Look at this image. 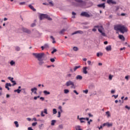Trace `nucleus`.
<instances>
[{"label": "nucleus", "mask_w": 130, "mask_h": 130, "mask_svg": "<svg viewBox=\"0 0 130 130\" xmlns=\"http://www.w3.org/2000/svg\"><path fill=\"white\" fill-rule=\"evenodd\" d=\"M50 38H51V39H52V40L53 41L52 43L54 44V43H56V42L55 41V39H54V38L53 37V36H51L50 37Z\"/></svg>", "instance_id": "obj_21"}, {"label": "nucleus", "mask_w": 130, "mask_h": 130, "mask_svg": "<svg viewBox=\"0 0 130 130\" xmlns=\"http://www.w3.org/2000/svg\"><path fill=\"white\" fill-rule=\"evenodd\" d=\"M76 3H78L80 4V7H85L86 6V2L82 0H75Z\"/></svg>", "instance_id": "obj_3"}, {"label": "nucleus", "mask_w": 130, "mask_h": 130, "mask_svg": "<svg viewBox=\"0 0 130 130\" xmlns=\"http://www.w3.org/2000/svg\"><path fill=\"white\" fill-rule=\"evenodd\" d=\"M62 107H61V106H59V107H58V109H59V110H60V112H62Z\"/></svg>", "instance_id": "obj_49"}, {"label": "nucleus", "mask_w": 130, "mask_h": 130, "mask_svg": "<svg viewBox=\"0 0 130 130\" xmlns=\"http://www.w3.org/2000/svg\"><path fill=\"white\" fill-rule=\"evenodd\" d=\"M69 92H70V90H69V89H64V94H68Z\"/></svg>", "instance_id": "obj_35"}, {"label": "nucleus", "mask_w": 130, "mask_h": 130, "mask_svg": "<svg viewBox=\"0 0 130 130\" xmlns=\"http://www.w3.org/2000/svg\"><path fill=\"white\" fill-rule=\"evenodd\" d=\"M73 50L74 51H78V50H79V48H78V47H74Z\"/></svg>", "instance_id": "obj_36"}, {"label": "nucleus", "mask_w": 130, "mask_h": 130, "mask_svg": "<svg viewBox=\"0 0 130 130\" xmlns=\"http://www.w3.org/2000/svg\"><path fill=\"white\" fill-rule=\"evenodd\" d=\"M21 90L19 89L14 90V92H17L18 93V94H20L21 93Z\"/></svg>", "instance_id": "obj_29"}, {"label": "nucleus", "mask_w": 130, "mask_h": 130, "mask_svg": "<svg viewBox=\"0 0 130 130\" xmlns=\"http://www.w3.org/2000/svg\"><path fill=\"white\" fill-rule=\"evenodd\" d=\"M76 80H79V81H81L83 80V76L81 75H77L76 77Z\"/></svg>", "instance_id": "obj_14"}, {"label": "nucleus", "mask_w": 130, "mask_h": 130, "mask_svg": "<svg viewBox=\"0 0 130 130\" xmlns=\"http://www.w3.org/2000/svg\"><path fill=\"white\" fill-rule=\"evenodd\" d=\"M88 89H86L85 90H83V93H85V94H88Z\"/></svg>", "instance_id": "obj_53"}, {"label": "nucleus", "mask_w": 130, "mask_h": 130, "mask_svg": "<svg viewBox=\"0 0 130 130\" xmlns=\"http://www.w3.org/2000/svg\"><path fill=\"white\" fill-rule=\"evenodd\" d=\"M21 30L22 31H23V32H24V33H27V34H30V33H31V31L29 29L24 27H22L21 28Z\"/></svg>", "instance_id": "obj_4"}, {"label": "nucleus", "mask_w": 130, "mask_h": 130, "mask_svg": "<svg viewBox=\"0 0 130 130\" xmlns=\"http://www.w3.org/2000/svg\"><path fill=\"white\" fill-rule=\"evenodd\" d=\"M102 55H103V53L102 52H99L96 54V56H98V57H99V56H102Z\"/></svg>", "instance_id": "obj_25"}, {"label": "nucleus", "mask_w": 130, "mask_h": 130, "mask_svg": "<svg viewBox=\"0 0 130 130\" xmlns=\"http://www.w3.org/2000/svg\"><path fill=\"white\" fill-rule=\"evenodd\" d=\"M67 77H68V78H72V74H68L67 75Z\"/></svg>", "instance_id": "obj_45"}, {"label": "nucleus", "mask_w": 130, "mask_h": 130, "mask_svg": "<svg viewBox=\"0 0 130 130\" xmlns=\"http://www.w3.org/2000/svg\"><path fill=\"white\" fill-rule=\"evenodd\" d=\"M41 116L42 117H44L45 116V115L44 114H43V111H42L41 113Z\"/></svg>", "instance_id": "obj_55"}, {"label": "nucleus", "mask_w": 130, "mask_h": 130, "mask_svg": "<svg viewBox=\"0 0 130 130\" xmlns=\"http://www.w3.org/2000/svg\"><path fill=\"white\" fill-rule=\"evenodd\" d=\"M87 67L83 68V73L85 75L88 74V71H87Z\"/></svg>", "instance_id": "obj_16"}, {"label": "nucleus", "mask_w": 130, "mask_h": 130, "mask_svg": "<svg viewBox=\"0 0 130 130\" xmlns=\"http://www.w3.org/2000/svg\"><path fill=\"white\" fill-rule=\"evenodd\" d=\"M106 114L107 115L108 117H110V113L109 112V111H107L106 112Z\"/></svg>", "instance_id": "obj_40"}, {"label": "nucleus", "mask_w": 130, "mask_h": 130, "mask_svg": "<svg viewBox=\"0 0 130 130\" xmlns=\"http://www.w3.org/2000/svg\"><path fill=\"white\" fill-rule=\"evenodd\" d=\"M40 100H41L42 101H44V98H43V97H41L40 98Z\"/></svg>", "instance_id": "obj_60"}, {"label": "nucleus", "mask_w": 130, "mask_h": 130, "mask_svg": "<svg viewBox=\"0 0 130 130\" xmlns=\"http://www.w3.org/2000/svg\"><path fill=\"white\" fill-rule=\"evenodd\" d=\"M56 51H57V49H56L54 48H53V50L51 52L52 54H53L55 52H56Z\"/></svg>", "instance_id": "obj_28"}, {"label": "nucleus", "mask_w": 130, "mask_h": 130, "mask_svg": "<svg viewBox=\"0 0 130 130\" xmlns=\"http://www.w3.org/2000/svg\"><path fill=\"white\" fill-rule=\"evenodd\" d=\"M80 16L82 17H90V14L87 12H83L81 13Z\"/></svg>", "instance_id": "obj_7"}, {"label": "nucleus", "mask_w": 130, "mask_h": 130, "mask_svg": "<svg viewBox=\"0 0 130 130\" xmlns=\"http://www.w3.org/2000/svg\"><path fill=\"white\" fill-rule=\"evenodd\" d=\"M95 27H94V28H93L92 29V31H93V32H96L97 31V29L96 28H95Z\"/></svg>", "instance_id": "obj_58"}, {"label": "nucleus", "mask_w": 130, "mask_h": 130, "mask_svg": "<svg viewBox=\"0 0 130 130\" xmlns=\"http://www.w3.org/2000/svg\"><path fill=\"white\" fill-rule=\"evenodd\" d=\"M71 88L72 89H76V86H75V84L73 83V85L71 86Z\"/></svg>", "instance_id": "obj_50"}, {"label": "nucleus", "mask_w": 130, "mask_h": 130, "mask_svg": "<svg viewBox=\"0 0 130 130\" xmlns=\"http://www.w3.org/2000/svg\"><path fill=\"white\" fill-rule=\"evenodd\" d=\"M119 38L120 40H123V41H124L125 40L124 37L122 35H119Z\"/></svg>", "instance_id": "obj_19"}, {"label": "nucleus", "mask_w": 130, "mask_h": 130, "mask_svg": "<svg viewBox=\"0 0 130 130\" xmlns=\"http://www.w3.org/2000/svg\"><path fill=\"white\" fill-rule=\"evenodd\" d=\"M44 113H45V114H48V113H47V109H45L44 111Z\"/></svg>", "instance_id": "obj_54"}, {"label": "nucleus", "mask_w": 130, "mask_h": 130, "mask_svg": "<svg viewBox=\"0 0 130 130\" xmlns=\"http://www.w3.org/2000/svg\"><path fill=\"white\" fill-rule=\"evenodd\" d=\"M79 120L81 123H85L86 121H85V118L81 117L79 118Z\"/></svg>", "instance_id": "obj_15"}, {"label": "nucleus", "mask_w": 130, "mask_h": 130, "mask_svg": "<svg viewBox=\"0 0 130 130\" xmlns=\"http://www.w3.org/2000/svg\"><path fill=\"white\" fill-rule=\"evenodd\" d=\"M43 93L45 95H49L50 94V92L49 91H47V90H44Z\"/></svg>", "instance_id": "obj_24"}, {"label": "nucleus", "mask_w": 130, "mask_h": 130, "mask_svg": "<svg viewBox=\"0 0 130 130\" xmlns=\"http://www.w3.org/2000/svg\"><path fill=\"white\" fill-rule=\"evenodd\" d=\"M44 19H47L49 21H51L52 19L50 17H40V20L41 21L42 20H44Z\"/></svg>", "instance_id": "obj_10"}, {"label": "nucleus", "mask_w": 130, "mask_h": 130, "mask_svg": "<svg viewBox=\"0 0 130 130\" xmlns=\"http://www.w3.org/2000/svg\"><path fill=\"white\" fill-rule=\"evenodd\" d=\"M12 86H13V84H11V83H7L5 84V88L6 89H7L8 91H10L9 87H12Z\"/></svg>", "instance_id": "obj_8"}, {"label": "nucleus", "mask_w": 130, "mask_h": 130, "mask_svg": "<svg viewBox=\"0 0 130 130\" xmlns=\"http://www.w3.org/2000/svg\"><path fill=\"white\" fill-rule=\"evenodd\" d=\"M32 93L34 92V94H37V88L34 87L31 89Z\"/></svg>", "instance_id": "obj_12"}, {"label": "nucleus", "mask_w": 130, "mask_h": 130, "mask_svg": "<svg viewBox=\"0 0 130 130\" xmlns=\"http://www.w3.org/2000/svg\"><path fill=\"white\" fill-rule=\"evenodd\" d=\"M113 78V76L111 75V74H110L109 76V80H110V81H111V80H112V78Z\"/></svg>", "instance_id": "obj_37"}, {"label": "nucleus", "mask_w": 130, "mask_h": 130, "mask_svg": "<svg viewBox=\"0 0 130 130\" xmlns=\"http://www.w3.org/2000/svg\"><path fill=\"white\" fill-rule=\"evenodd\" d=\"M43 127H44V124H41L39 125V129H43Z\"/></svg>", "instance_id": "obj_22"}, {"label": "nucleus", "mask_w": 130, "mask_h": 130, "mask_svg": "<svg viewBox=\"0 0 130 130\" xmlns=\"http://www.w3.org/2000/svg\"><path fill=\"white\" fill-rule=\"evenodd\" d=\"M55 122H56V120H52L51 121V125H54V124H55Z\"/></svg>", "instance_id": "obj_30"}, {"label": "nucleus", "mask_w": 130, "mask_h": 130, "mask_svg": "<svg viewBox=\"0 0 130 130\" xmlns=\"http://www.w3.org/2000/svg\"><path fill=\"white\" fill-rule=\"evenodd\" d=\"M49 5H50L51 7H53L54 5H53V3H52V1L49 2Z\"/></svg>", "instance_id": "obj_42"}, {"label": "nucleus", "mask_w": 130, "mask_h": 130, "mask_svg": "<svg viewBox=\"0 0 130 130\" xmlns=\"http://www.w3.org/2000/svg\"><path fill=\"white\" fill-rule=\"evenodd\" d=\"M83 34L84 32L82 30H77L75 31L74 32L72 33V35H75V34Z\"/></svg>", "instance_id": "obj_11"}, {"label": "nucleus", "mask_w": 130, "mask_h": 130, "mask_svg": "<svg viewBox=\"0 0 130 130\" xmlns=\"http://www.w3.org/2000/svg\"><path fill=\"white\" fill-rule=\"evenodd\" d=\"M8 80H9L10 81H11V82H12V81H13V80H14V78L11 77H9L8 78Z\"/></svg>", "instance_id": "obj_39"}, {"label": "nucleus", "mask_w": 130, "mask_h": 130, "mask_svg": "<svg viewBox=\"0 0 130 130\" xmlns=\"http://www.w3.org/2000/svg\"><path fill=\"white\" fill-rule=\"evenodd\" d=\"M94 28H98V31L100 33H102V29H103V26H99V25H95L94 26Z\"/></svg>", "instance_id": "obj_6"}, {"label": "nucleus", "mask_w": 130, "mask_h": 130, "mask_svg": "<svg viewBox=\"0 0 130 130\" xmlns=\"http://www.w3.org/2000/svg\"><path fill=\"white\" fill-rule=\"evenodd\" d=\"M58 127L61 129H62V128H63V126L62 125V124L59 125Z\"/></svg>", "instance_id": "obj_46"}, {"label": "nucleus", "mask_w": 130, "mask_h": 130, "mask_svg": "<svg viewBox=\"0 0 130 130\" xmlns=\"http://www.w3.org/2000/svg\"><path fill=\"white\" fill-rule=\"evenodd\" d=\"M106 124L108 127H110V126H112V123H110L109 122L106 123Z\"/></svg>", "instance_id": "obj_32"}, {"label": "nucleus", "mask_w": 130, "mask_h": 130, "mask_svg": "<svg viewBox=\"0 0 130 130\" xmlns=\"http://www.w3.org/2000/svg\"><path fill=\"white\" fill-rule=\"evenodd\" d=\"M112 97H114L115 99H116L117 97H118V95H113Z\"/></svg>", "instance_id": "obj_56"}, {"label": "nucleus", "mask_w": 130, "mask_h": 130, "mask_svg": "<svg viewBox=\"0 0 130 130\" xmlns=\"http://www.w3.org/2000/svg\"><path fill=\"white\" fill-rule=\"evenodd\" d=\"M60 112H58V116L57 117H60Z\"/></svg>", "instance_id": "obj_61"}, {"label": "nucleus", "mask_w": 130, "mask_h": 130, "mask_svg": "<svg viewBox=\"0 0 130 130\" xmlns=\"http://www.w3.org/2000/svg\"><path fill=\"white\" fill-rule=\"evenodd\" d=\"M87 63H88V66H92L91 62L90 60H88L87 61Z\"/></svg>", "instance_id": "obj_51"}, {"label": "nucleus", "mask_w": 130, "mask_h": 130, "mask_svg": "<svg viewBox=\"0 0 130 130\" xmlns=\"http://www.w3.org/2000/svg\"><path fill=\"white\" fill-rule=\"evenodd\" d=\"M67 87H70V86H74V82L71 80L67 81L66 83Z\"/></svg>", "instance_id": "obj_5"}, {"label": "nucleus", "mask_w": 130, "mask_h": 130, "mask_svg": "<svg viewBox=\"0 0 130 130\" xmlns=\"http://www.w3.org/2000/svg\"><path fill=\"white\" fill-rule=\"evenodd\" d=\"M50 60L51 62H54V61H55V59H54L53 58H51Z\"/></svg>", "instance_id": "obj_44"}, {"label": "nucleus", "mask_w": 130, "mask_h": 130, "mask_svg": "<svg viewBox=\"0 0 130 130\" xmlns=\"http://www.w3.org/2000/svg\"><path fill=\"white\" fill-rule=\"evenodd\" d=\"M112 49L111 45L108 46L106 47V50H107V51H111Z\"/></svg>", "instance_id": "obj_13"}, {"label": "nucleus", "mask_w": 130, "mask_h": 130, "mask_svg": "<svg viewBox=\"0 0 130 130\" xmlns=\"http://www.w3.org/2000/svg\"><path fill=\"white\" fill-rule=\"evenodd\" d=\"M107 3L110 5V4H112V5H116V2L113 1V0H107Z\"/></svg>", "instance_id": "obj_9"}, {"label": "nucleus", "mask_w": 130, "mask_h": 130, "mask_svg": "<svg viewBox=\"0 0 130 130\" xmlns=\"http://www.w3.org/2000/svg\"><path fill=\"white\" fill-rule=\"evenodd\" d=\"M80 68H81V66H76L74 67L73 70H74V72H76V71H77V70H78V69H80Z\"/></svg>", "instance_id": "obj_26"}, {"label": "nucleus", "mask_w": 130, "mask_h": 130, "mask_svg": "<svg viewBox=\"0 0 130 130\" xmlns=\"http://www.w3.org/2000/svg\"><path fill=\"white\" fill-rule=\"evenodd\" d=\"M39 17H49V16L47 14H41V13H39Z\"/></svg>", "instance_id": "obj_18"}, {"label": "nucleus", "mask_w": 130, "mask_h": 130, "mask_svg": "<svg viewBox=\"0 0 130 130\" xmlns=\"http://www.w3.org/2000/svg\"><path fill=\"white\" fill-rule=\"evenodd\" d=\"M14 124H15L16 127H19V123H18V121H14Z\"/></svg>", "instance_id": "obj_31"}, {"label": "nucleus", "mask_w": 130, "mask_h": 130, "mask_svg": "<svg viewBox=\"0 0 130 130\" xmlns=\"http://www.w3.org/2000/svg\"><path fill=\"white\" fill-rule=\"evenodd\" d=\"M21 48L19 47H15V50H16V51H20Z\"/></svg>", "instance_id": "obj_38"}, {"label": "nucleus", "mask_w": 130, "mask_h": 130, "mask_svg": "<svg viewBox=\"0 0 130 130\" xmlns=\"http://www.w3.org/2000/svg\"><path fill=\"white\" fill-rule=\"evenodd\" d=\"M114 29L116 31H120L121 33H124L125 32H127V30L126 29V27L124 26V25H122L121 24L117 25L114 26Z\"/></svg>", "instance_id": "obj_2"}, {"label": "nucleus", "mask_w": 130, "mask_h": 130, "mask_svg": "<svg viewBox=\"0 0 130 130\" xmlns=\"http://www.w3.org/2000/svg\"><path fill=\"white\" fill-rule=\"evenodd\" d=\"M11 82L13 83V84H12V86H15V85H17V83L15 81H12Z\"/></svg>", "instance_id": "obj_41"}, {"label": "nucleus", "mask_w": 130, "mask_h": 130, "mask_svg": "<svg viewBox=\"0 0 130 130\" xmlns=\"http://www.w3.org/2000/svg\"><path fill=\"white\" fill-rule=\"evenodd\" d=\"M32 55H34V56H35V57L38 59V60L39 61V66H42V64H44V61H43V59H42V58L44 57V55H45V54H44V53H32Z\"/></svg>", "instance_id": "obj_1"}, {"label": "nucleus", "mask_w": 130, "mask_h": 130, "mask_svg": "<svg viewBox=\"0 0 130 130\" xmlns=\"http://www.w3.org/2000/svg\"><path fill=\"white\" fill-rule=\"evenodd\" d=\"M45 48H48V47H49V46H48V44H46L44 45Z\"/></svg>", "instance_id": "obj_48"}, {"label": "nucleus", "mask_w": 130, "mask_h": 130, "mask_svg": "<svg viewBox=\"0 0 130 130\" xmlns=\"http://www.w3.org/2000/svg\"><path fill=\"white\" fill-rule=\"evenodd\" d=\"M92 121H93V120H92V119H90V120L87 122L88 124H89V125H90L91 124V122H92Z\"/></svg>", "instance_id": "obj_47"}, {"label": "nucleus", "mask_w": 130, "mask_h": 130, "mask_svg": "<svg viewBox=\"0 0 130 130\" xmlns=\"http://www.w3.org/2000/svg\"><path fill=\"white\" fill-rule=\"evenodd\" d=\"M37 124V122H34L32 123V126H35Z\"/></svg>", "instance_id": "obj_52"}, {"label": "nucleus", "mask_w": 130, "mask_h": 130, "mask_svg": "<svg viewBox=\"0 0 130 130\" xmlns=\"http://www.w3.org/2000/svg\"><path fill=\"white\" fill-rule=\"evenodd\" d=\"M57 113V111H56V109H53V114H56Z\"/></svg>", "instance_id": "obj_33"}, {"label": "nucleus", "mask_w": 130, "mask_h": 130, "mask_svg": "<svg viewBox=\"0 0 130 130\" xmlns=\"http://www.w3.org/2000/svg\"><path fill=\"white\" fill-rule=\"evenodd\" d=\"M75 129L76 130H82V128H81V126L80 125L75 126Z\"/></svg>", "instance_id": "obj_23"}, {"label": "nucleus", "mask_w": 130, "mask_h": 130, "mask_svg": "<svg viewBox=\"0 0 130 130\" xmlns=\"http://www.w3.org/2000/svg\"><path fill=\"white\" fill-rule=\"evenodd\" d=\"M99 8H103V9H105V3H103L102 4H99L98 5Z\"/></svg>", "instance_id": "obj_17"}, {"label": "nucleus", "mask_w": 130, "mask_h": 130, "mask_svg": "<svg viewBox=\"0 0 130 130\" xmlns=\"http://www.w3.org/2000/svg\"><path fill=\"white\" fill-rule=\"evenodd\" d=\"M19 5H20L21 6L23 5H25V2H21L19 3Z\"/></svg>", "instance_id": "obj_62"}, {"label": "nucleus", "mask_w": 130, "mask_h": 130, "mask_svg": "<svg viewBox=\"0 0 130 130\" xmlns=\"http://www.w3.org/2000/svg\"><path fill=\"white\" fill-rule=\"evenodd\" d=\"M11 66H14L15 65V63H16V62H15V61H14V60H11L10 62Z\"/></svg>", "instance_id": "obj_34"}, {"label": "nucleus", "mask_w": 130, "mask_h": 130, "mask_svg": "<svg viewBox=\"0 0 130 130\" xmlns=\"http://www.w3.org/2000/svg\"><path fill=\"white\" fill-rule=\"evenodd\" d=\"M101 34L103 36H105V32H103V31H102V32H101Z\"/></svg>", "instance_id": "obj_63"}, {"label": "nucleus", "mask_w": 130, "mask_h": 130, "mask_svg": "<svg viewBox=\"0 0 130 130\" xmlns=\"http://www.w3.org/2000/svg\"><path fill=\"white\" fill-rule=\"evenodd\" d=\"M74 93H75V94H76V95H79V93H78V92L77 91V90H74L73 91Z\"/></svg>", "instance_id": "obj_57"}, {"label": "nucleus", "mask_w": 130, "mask_h": 130, "mask_svg": "<svg viewBox=\"0 0 130 130\" xmlns=\"http://www.w3.org/2000/svg\"><path fill=\"white\" fill-rule=\"evenodd\" d=\"M66 30L65 29H63L59 32V34H63V33H64V32H66Z\"/></svg>", "instance_id": "obj_27"}, {"label": "nucleus", "mask_w": 130, "mask_h": 130, "mask_svg": "<svg viewBox=\"0 0 130 130\" xmlns=\"http://www.w3.org/2000/svg\"><path fill=\"white\" fill-rule=\"evenodd\" d=\"M29 8H30L31 10H32L34 12H36V9H35V8H34V7H33V6L29 5L28 6Z\"/></svg>", "instance_id": "obj_20"}, {"label": "nucleus", "mask_w": 130, "mask_h": 130, "mask_svg": "<svg viewBox=\"0 0 130 130\" xmlns=\"http://www.w3.org/2000/svg\"><path fill=\"white\" fill-rule=\"evenodd\" d=\"M27 129H28V130H34V129H32V127H28Z\"/></svg>", "instance_id": "obj_64"}, {"label": "nucleus", "mask_w": 130, "mask_h": 130, "mask_svg": "<svg viewBox=\"0 0 130 130\" xmlns=\"http://www.w3.org/2000/svg\"><path fill=\"white\" fill-rule=\"evenodd\" d=\"M35 26H36V23L34 22L31 24L30 27H35Z\"/></svg>", "instance_id": "obj_43"}, {"label": "nucleus", "mask_w": 130, "mask_h": 130, "mask_svg": "<svg viewBox=\"0 0 130 130\" xmlns=\"http://www.w3.org/2000/svg\"><path fill=\"white\" fill-rule=\"evenodd\" d=\"M128 78H129V76H127L125 77V79L127 80V81H128Z\"/></svg>", "instance_id": "obj_59"}]
</instances>
